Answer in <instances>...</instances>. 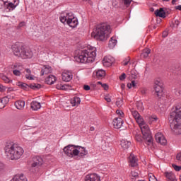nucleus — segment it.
Here are the masks:
<instances>
[{"instance_id":"nucleus-1","label":"nucleus","mask_w":181,"mask_h":181,"mask_svg":"<svg viewBox=\"0 0 181 181\" xmlns=\"http://www.w3.org/2000/svg\"><path fill=\"white\" fill-rule=\"evenodd\" d=\"M132 115H133L134 118L136 119V122L141 129V134L143 135V139H144L146 145L152 146L153 144V139L152 138V134H151L149 126L146 124L145 120H144V118L142 116H141L138 111L132 110Z\"/></svg>"},{"instance_id":"nucleus-2","label":"nucleus","mask_w":181,"mask_h":181,"mask_svg":"<svg viewBox=\"0 0 181 181\" xmlns=\"http://www.w3.org/2000/svg\"><path fill=\"white\" fill-rule=\"evenodd\" d=\"M168 121L173 132L175 135H181V103L172 109Z\"/></svg>"},{"instance_id":"nucleus-3","label":"nucleus","mask_w":181,"mask_h":181,"mask_svg":"<svg viewBox=\"0 0 181 181\" xmlns=\"http://www.w3.org/2000/svg\"><path fill=\"white\" fill-rule=\"evenodd\" d=\"M96 50L95 47H90L87 49L80 51L74 59L78 63H93L97 56Z\"/></svg>"},{"instance_id":"nucleus-4","label":"nucleus","mask_w":181,"mask_h":181,"mask_svg":"<svg viewBox=\"0 0 181 181\" xmlns=\"http://www.w3.org/2000/svg\"><path fill=\"white\" fill-rule=\"evenodd\" d=\"M111 33V26L106 23L99 24L96 26V28L91 33L92 37L99 40L100 42H104L108 39V35Z\"/></svg>"},{"instance_id":"nucleus-5","label":"nucleus","mask_w":181,"mask_h":181,"mask_svg":"<svg viewBox=\"0 0 181 181\" xmlns=\"http://www.w3.org/2000/svg\"><path fill=\"white\" fill-rule=\"evenodd\" d=\"M24 152L23 148L16 144L9 143L5 147V153L11 160L21 159Z\"/></svg>"},{"instance_id":"nucleus-6","label":"nucleus","mask_w":181,"mask_h":181,"mask_svg":"<svg viewBox=\"0 0 181 181\" xmlns=\"http://www.w3.org/2000/svg\"><path fill=\"white\" fill-rule=\"evenodd\" d=\"M77 146L76 145H68L65 146L63 149L65 155L69 156V158H73V156H77Z\"/></svg>"},{"instance_id":"nucleus-7","label":"nucleus","mask_w":181,"mask_h":181,"mask_svg":"<svg viewBox=\"0 0 181 181\" xmlns=\"http://www.w3.org/2000/svg\"><path fill=\"white\" fill-rule=\"evenodd\" d=\"M153 90L155 91V95L160 98L163 95V83L159 81H156L154 82Z\"/></svg>"},{"instance_id":"nucleus-8","label":"nucleus","mask_w":181,"mask_h":181,"mask_svg":"<svg viewBox=\"0 0 181 181\" xmlns=\"http://www.w3.org/2000/svg\"><path fill=\"white\" fill-rule=\"evenodd\" d=\"M3 2L9 11H13L19 5V0H3Z\"/></svg>"},{"instance_id":"nucleus-9","label":"nucleus","mask_w":181,"mask_h":181,"mask_svg":"<svg viewBox=\"0 0 181 181\" xmlns=\"http://www.w3.org/2000/svg\"><path fill=\"white\" fill-rule=\"evenodd\" d=\"M24 49H25V47H23V45H16L12 47L13 54L15 56H17L18 57H22Z\"/></svg>"},{"instance_id":"nucleus-10","label":"nucleus","mask_w":181,"mask_h":181,"mask_svg":"<svg viewBox=\"0 0 181 181\" xmlns=\"http://www.w3.org/2000/svg\"><path fill=\"white\" fill-rule=\"evenodd\" d=\"M29 163L32 168H39V166H41L42 163H43V160L39 156L33 157L30 160Z\"/></svg>"},{"instance_id":"nucleus-11","label":"nucleus","mask_w":181,"mask_h":181,"mask_svg":"<svg viewBox=\"0 0 181 181\" xmlns=\"http://www.w3.org/2000/svg\"><path fill=\"white\" fill-rule=\"evenodd\" d=\"M67 25L71 28H76L78 25V21L77 18L73 16V13H70L68 17Z\"/></svg>"},{"instance_id":"nucleus-12","label":"nucleus","mask_w":181,"mask_h":181,"mask_svg":"<svg viewBox=\"0 0 181 181\" xmlns=\"http://www.w3.org/2000/svg\"><path fill=\"white\" fill-rule=\"evenodd\" d=\"M76 156L79 158H84L86 155H88V151L84 147L76 146Z\"/></svg>"},{"instance_id":"nucleus-13","label":"nucleus","mask_w":181,"mask_h":181,"mask_svg":"<svg viewBox=\"0 0 181 181\" xmlns=\"http://www.w3.org/2000/svg\"><path fill=\"white\" fill-rule=\"evenodd\" d=\"M155 139L156 142H158V144H160V145H166V144H168L166 138H165V136H163L162 133H157L155 135Z\"/></svg>"},{"instance_id":"nucleus-14","label":"nucleus","mask_w":181,"mask_h":181,"mask_svg":"<svg viewBox=\"0 0 181 181\" xmlns=\"http://www.w3.org/2000/svg\"><path fill=\"white\" fill-rule=\"evenodd\" d=\"M129 163L132 168H136L138 166V158L133 153H131L129 157Z\"/></svg>"},{"instance_id":"nucleus-15","label":"nucleus","mask_w":181,"mask_h":181,"mask_svg":"<svg viewBox=\"0 0 181 181\" xmlns=\"http://www.w3.org/2000/svg\"><path fill=\"white\" fill-rule=\"evenodd\" d=\"M115 62V59L112 57H105L103 61V66L105 67H110L112 66V63Z\"/></svg>"},{"instance_id":"nucleus-16","label":"nucleus","mask_w":181,"mask_h":181,"mask_svg":"<svg viewBox=\"0 0 181 181\" xmlns=\"http://www.w3.org/2000/svg\"><path fill=\"white\" fill-rule=\"evenodd\" d=\"M33 56V52H32V50L29 49H26L24 47V49L23 50V54H21V59H31V57Z\"/></svg>"},{"instance_id":"nucleus-17","label":"nucleus","mask_w":181,"mask_h":181,"mask_svg":"<svg viewBox=\"0 0 181 181\" xmlns=\"http://www.w3.org/2000/svg\"><path fill=\"white\" fill-rule=\"evenodd\" d=\"M123 120L121 117H116L113 119V126L116 129H119L122 127Z\"/></svg>"},{"instance_id":"nucleus-18","label":"nucleus","mask_w":181,"mask_h":181,"mask_svg":"<svg viewBox=\"0 0 181 181\" xmlns=\"http://www.w3.org/2000/svg\"><path fill=\"white\" fill-rule=\"evenodd\" d=\"M154 13L156 16L163 18V19H165V18H166V10H165V8H160L159 9L156 10Z\"/></svg>"},{"instance_id":"nucleus-19","label":"nucleus","mask_w":181,"mask_h":181,"mask_svg":"<svg viewBox=\"0 0 181 181\" xmlns=\"http://www.w3.org/2000/svg\"><path fill=\"white\" fill-rule=\"evenodd\" d=\"M62 76L63 81L69 82L73 78V74L69 71L63 72Z\"/></svg>"},{"instance_id":"nucleus-20","label":"nucleus","mask_w":181,"mask_h":181,"mask_svg":"<svg viewBox=\"0 0 181 181\" xmlns=\"http://www.w3.org/2000/svg\"><path fill=\"white\" fill-rule=\"evenodd\" d=\"M167 181H177L176 176L173 172L166 171L164 173Z\"/></svg>"},{"instance_id":"nucleus-21","label":"nucleus","mask_w":181,"mask_h":181,"mask_svg":"<svg viewBox=\"0 0 181 181\" xmlns=\"http://www.w3.org/2000/svg\"><path fill=\"white\" fill-rule=\"evenodd\" d=\"M85 181H101V180L97 174H90L86 175Z\"/></svg>"},{"instance_id":"nucleus-22","label":"nucleus","mask_w":181,"mask_h":181,"mask_svg":"<svg viewBox=\"0 0 181 181\" xmlns=\"http://www.w3.org/2000/svg\"><path fill=\"white\" fill-rule=\"evenodd\" d=\"M30 108L33 110V111H37L38 110H40L42 108V105L40 103L33 100L30 103Z\"/></svg>"},{"instance_id":"nucleus-23","label":"nucleus","mask_w":181,"mask_h":181,"mask_svg":"<svg viewBox=\"0 0 181 181\" xmlns=\"http://www.w3.org/2000/svg\"><path fill=\"white\" fill-rule=\"evenodd\" d=\"M57 80V78L54 75H49L45 78V83L52 86V84H54Z\"/></svg>"},{"instance_id":"nucleus-24","label":"nucleus","mask_w":181,"mask_h":181,"mask_svg":"<svg viewBox=\"0 0 181 181\" xmlns=\"http://www.w3.org/2000/svg\"><path fill=\"white\" fill-rule=\"evenodd\" d=\"M52 73V67L49 65H45L41 70V76H45V74H49Z\"/></svg>"},{"instance_id":"nucleus-25","label":"nucleus","mask_w":181,"mask_h":181,"mask_svg":"<svg viewBox=\"0 0 181 181\" xmlns=\"http://www.w3.org/2000/svg\"><path fill=\"white\" fill-rule=\"evenodd\" d=\"M9 103V98L8 97H4L0 99V110L5 108L6 104Z\"/></svg>"},{"instance_id":"nucleus-26","label":"nucleus","mask_w":181,"mask_h":181,"mask_svg":"<svg viewBox=\"0 0 181 181\" xmlns=\"http://www.w3.org/2000/svg\"><path fill=\"white\" fill-rule=\"evenodd\" d=\"M14 105L17 110H23L25 108V101L24 100H17L15 102Z\"/></svg>"},{"instance_id":"nucleus-27","label":"nucleus","mask_w":181,"mask_h":181,"mask_svg":"<svg viewBox=\"0 0 181 181\" xmlns=\"http://www.w3.org/2000/svg\"><path fill=\"white\" fill-rule=\"evenodd\" d=\"M120 145L122 149L125 151V149H128V148H129V146L131 145V141H129L127 140H122Z\"/></svg>"},{"instance_id":"nucleus-28","label":"nucleus","mask_w":181,"mask_h":181,"mask_svg":"<svg viewBox=\"0 0 181 181\" xmlns=\"http://www.w3.org/2000/svg\"><path fill=\"white\" fill-rule=\"evenodd\" d=\"M134 135L137 142H142V136H141V133H139V129H136L135 131H134Z\"/></svg>"},{"instance_id":"nucleus-29","label":"nucleus","mask_w":181,"mask_h":181,"mask_svg":"<svg viewBox=\"0 0 181 181\" xmlns=\"http://www.w3.org/2000/svg\"><path fill=\"white\" fill-rule=\"evenodd\" d=\"M81 103V99L78 97H75L71 100V104L72 107H76V105H78Z\"/></svg>"},{"instance_id":"nucleus-30","label":"nucleus","mask_w":181,"mask_h":181,"mask_svg":"<svg viewBox=\"0 0 181 181\" xmlns=\"http://www.w3.org/2000/svg\"><path fill=\"white\" fill-rule=\"evenodd\" d=\"M149 54H151V49L149 48H146L143 50L141 57L143 59H146L147 57H149Z\"/></svg>"},{"instance_id":"nucleus-31","label":"nucleus","mask_w":181,"mask_h":181,"mask_svg":"<svg viewBox=\"0 0 181 181\" xmlns=\"http://www.w3.org/2000/svg\"><path fill=\"white\" fill-rule=\"evenodd\" d=\"M95 74L97 78H103V77H105V71L103 69H98Z\"/></svg>"},{"instance_id":"nucleus-32","label":"nucleus","mask_w":181,"mask_h":181,"mask_svg":"<svg viewBox=\"0 0 181 181\" xmlns=\"http://www.w3.org/2000/svg\"><path fill=\"white\" fill-rule=\"evenodd\" d=\"M11 181H28V179H26L25 175H21L15 176Z\"/></svg>"},{"instance_id":"nucleus-33","label":"nucleus","mask_w":181,"mask_h":181,"mask_svg":"<svg viewBox=\"0 0 181 181\" xmlns=\"http://www.w3.org/2000/svg\"><path fill=\"white\" fill-rule=\"evenodd\" d=\"M117 46V40L115 37H112L111 40L109 41V47L110 49H114Z\"/></svg>"},{"instance_id":"nucleus-34","label":"nucleus","mask_w":181,"mask_h":181,"mask_svg":"<svg viewBox=\"0 0 181 181\" xmlns=\"http://www.w3.org/2000/svg\"><path fill=\"white\" fill-rule=\"evenodd\" d=\"M129 78L130 80H136V78H138V74L136 73V71H135V69L131 71Z\"/></svg>"},{"instance_id":"nucleus-35","label":"nucleus","mask_w":181,"mask_h":181,"mask_svg":"<svg viewBox=\"0 0 181 181\" xmlns=\"http://www.w3.org/2000/svg\"><path fill=\"white\" fill-rule=\"evenodd\" d=\"M69 16H70V13H67L66 16H62L59 17V20L62 22V23H67V21H69Z\"/></svg>"},{"instance_id":"nucleus-36","label":"nucleus","mask_w":181,"mask_h":181,"mask_svg":"<svg viewBox=\"0 0 181 181\" xmlns=\"http://www.w3.org/2000/svg\"><path fill=\"white\" fill-rule=\"evenodd\" d=\"M25 71L28 73V74L25 75V78L28 80H33V76L31 75L32 71L29 69H25Z\"/></svg>"},{"instance_id":"nucleus-37","label":"nucleus","mask_w":181,"mask_h":181,"mask_svg":"<svg viewBox=\"0 0 181 181\" xmlns=\"http://www.w3.org/2000/svg\"><path fill=\"white\" fill-rule=\"evenodd\" d=\"M30 87L33 90H39L40 88H42V85H40L39 83H33V84L30 85Z\"/></svg>"},{"instance_id":"nucleus-38","label":"nucleus","mask_w":181,"mask_h":181,"mask_svg":"<svg viewBox=\"0 0 181 181\" xmlns=\"http://www.w3.org/2000/svg\"><path fill=\"white\" fill-rule=\"evenodd\" d=\"M127 87L128 88H132V87L134 88H136V83L135 82V81H132L130 83L127 84Z\"/></svg>"},{"instance_id":"nucleus-39","label":"nucleus","mask_w":181,"mask_h":181,"mask_svg":"<svg viewBox=\"0 0 181 181\" xmlns=\"http://www.w3.org/2000/svg\"><path fill=\"white\" fill-rule=\"evenodd\" d=\"M174 94H175L177 97H179L180 95H181V88H176L174 90Z\"/></svg>"},{"instance_id":"nucleus-40","label":"nucleus","mask_w":181,"mask_h":181,"mask_svg":"<svg viewBox=\"0 0 181 181\" xmlns=\"http://www.w3.org/2000/svg\"><path fill=\"white\" fill-rule=\"evenodd\" d=\"M131 175L133 177H138V176H139V173H138L137 170H132Z\"/></svg>"},{"instance_id":"nucleus-41","label":"nucleus","mask_w":181,"mask_h":181,"mask_svg":"<svg viewBox=\"0 0 181 181\" xmlns=\"http://www.w3.org/2000/svg\"><path fill=\"white\" fill-rule=\"evenodd\" d=\"M1 79H2L3 81H4L5 83H11L12 81L6 76H1Z\"/></svg>"},{"instance_id":"nucleus-42","label":"nucleus","mask_w":181,"mask_h":181,"mask_svg":"<svg viewBox=\"0 0 181 181\" xmlns=\"http://www.w3.org/2000/svg\"><path fill=\"white\" fill-rule=\"evenodd\" d=\"M124 5L126 6V8H129V5H131V2L132 0H122Z\"/></svg>"},{"instance_id":"nucleus-43","label":"nucleus","mask_w":181,"mask_h":181,"mask_svg":"<svg viewBox=\"0 0 181 181\" xmlns=\"http://www.w3.org/2000/svg\"><path fill=\"white\" fill-rule=\"evenodd\" d=\"M13 69H16L17 70H22L23 67L19 64H15L14 65H13Z\"/></svg>"},{"instance_id":"nucleus-44","label":"nucleus","mask_w":181,"mask_h":181,"mask_svg":"<svg viewBox=\"0 0 181 181\" xmlns=\"http://www.w3.org/2000/svg\"><path fill=\"white\" fill-rule=\"evenodd\" d=\"M140 93L142 94V95H146V93H148V89H146V88H141Z\"/></svg>"},{"instance_id":"nucleus-45","label":"nucleus","mask_w":181,"mask_h":181,"mask_svg":"<svg viewBox=\"0 0 181 181\" xmlns=\"http://www.w3.org/2000/svg\"><path fill=\"white\" fill-rule=\"evenodd\" d=\"M131 59L129 58V57H127L124 61H123V66H127L129 62H130Z\"/></svg>"},{"instance_id":"nucleus-46","label":"nucleus","mask_w":181,"mask_h":181,"mask_svg":"<svg viewBox=\"0 0 181 181\" xmlns=\"http://www.w3.org/2000/svg\"><path fill=\"white\" fill-rule=\"evenodd\" d=\"M122 104H123V100L122 99H119V100L116 101V105L117 107H122Z\"/></svg>"},{"instance_id":"nucleus-47","label":"nucleus","mask_w":181,"mask_h":181,"mask_svg":"<svg viewBox=\"0 0 181 181\" xmlns=\"http://www.w3.org/2000/svg\"><path fill=\"white\" fill-rule=\"evenodd\" d=\"M13 74H14V76H21V71L18 70V69H15L13 71Z\"/></svg>"},{"instance_id":"nucleus-48","label":"nucleus","mask_w":181,"mask_h":181,"mask_svg":"<svg viewBox=\"0 0 181 181\" xmlns=\"http://www.w3.org/2000/svg\"><path fill=\"white\" fill-rule=\"evenodd\" d=\"M57 88L58 90H66V86L65 85H57Z\"/></svg>"},{"instance_id":"nucleus-49","label":"nucleus","mask_w":181,"mask_h":181,"mask_svg":"<svg viewBox=\"0 0 181 181\" xmlns=\"http://www.w3.org/2000/svg\"><path fill=\"white\" fill-rule=\"evenodd\" d=\"M116 113L117 115H119V117H124V112H122V110H117Z\"/></svg>"},{"instance_id":"nucleus-50","label":"nucleus","mask_w":181,"mask_h":181,"mask_svg":"<svg viewBox=\"0 0 181 181\" xmlns=\"http://www.w3.org/2000/svg\"><path fill=\"white\" fill-rule=\"evenodd\" d=\"M173 168H174L175 170H176V172H179V170H180L181 167L176 165L175 164H173Z\"/></svg>"},{"instance_id":"nucleus-51","label":"nucleus","mask_w":181,"mask_h":181,"mask_svg":"<svg viewBox=\"0 0 181 181\" xmlns=\"http://www.w3.org/2000/svg\"><path fill=\"white\" fill-rule=\"evenodd\" d=\"M127 78V75L123 73L120 76H119V80H121V81H124V80Z\"/></svg>"},{"instance_id":"nucleus-52","label":"nucleus","mask_w":181,"mask_h":181,"mask_svg":"<svg viewBox=\"0 0 181 181\" xmlns=\"http://www.w3.org/2000/svg\"><path fill=\"white\" fill-rule=\"evenodd\" d=\"M136 107L139 110H141V111L144 110V107H142V103H139V105H136Z\"/></svg>"},{"instance_id":"nucleus-53","label":"nucleus","mask_w":181,"mask_h":181,"mask_svg":"<svg viewBox=\"0 0 181 181\" xmlns=\"http://www.w3.org/2000/svg\"><path fill=\"white\" fill-rule=\"evenodd\" d=\"M83 90H85L86 91H90V87L88 85H84L83 86Z\"/></svg>"},{"instance_id":"nucleus-54","label":"nucleus","mask_w":181,"mask_h":181,"mask_svg":"<svg viewBox=\"0 0 181 181\" xmlns=\"http://www.w3.org/2000/svg\"><path fill=\"white\" fill-rule=\"evenodd\" d=\"M105 100L107 103H111V98L109 95H105Z\"/></svg>"},{"instance_id":"nucleus-55","label":"nucleus","mask_w":181,"mask_h":181,"mask_svg":"<svg viewBox=\"0 0 181 181\" xmlns=\"http://www.w3.org/2000/svg\"><path fill=\"white\" fill-rule=\"evenodd\" d=\"M176 159L177 160H179L180 162H181V152L177 154Z\"/></svg>"},{"instance_id":"nucleus-56","label":"nucleus","mask_w":181,"mask_h":181,"mask_svg":"<svg viewBox=\"0 0 181 181\" xmlns=\"http://www.w3.org/2000/svg\"><path fill=\"white\" fill-rule=\"evenodd\" d=\"M5 90H6V88L5 86H4L3 85L0 84V91L1 93H4V91H5Z\"/></svg>"},{"instance_id":"nucleus-57","label":"nucleus","mask_w":181,"mask_h":181,"mask_svg":"<svg viewBox=\"0 0 181 181\" xmlns=\"http://www.w3.org/2000/svg\"><path fill=\"white\" fill-rule=\"evenodd\" d=\"M149 181H156V177H155L154 175L152 176H149Z\"/></svg>"},{"instance_id":"nucleus-58","label":"nucleus","mask_w":181,"mask_h":181,"mask_svg":"<svg viewBox=\"0 0 181 181\" xmlns=\"http://www.w3.org/2000/svg\"><path fill=\"white\" fill-rule=\"evenodd\" d=\"M151 121H158V117L156 116H151L150 117Z\"/></svg>"},{"instance_id":"nucleus-59","label":"nucleus","mask_w":181,"mask_h":181,"mask_svg":"<svg viewBox=\"0 0 181 181\" xmlns=\"http://www.w3.org/2000/svg\"><path fill=\"white\" fill-rule=\"evenodd\" d=\"M102 87L104 88V90H108V85L107 83L102 84Z\"/></svg>"},{"instance_id":"nucleus-60","label":"nucleus","mask_w":181,"mask_h":181,"mask_svg":"<svg viewBox=\"0 0 181 181\" xmlns=\"http://www.w3.org/2000/svg\"><path fill=\"white\" fill-rule=\"evenodd\" d=\"M175 8L177 9V11H181V5L175 6Z\"/></svg>"},{"instance_id":"nucleus-61","label":"nucleus","mask_w":181,"mask_h":181,"mask_svg":"<svg viewBox=\"0 0 181 181\" xmlns=\"http://www.w3.org/2000/svg\"><path fill=\"white\" fill-rule=\"evenodd\" d=\"M163 37H166V36H168V32L164 31V32L163 33Z\"/></svg>"},{"instance_id":"nucleus-62","label":"nucleus","mask_w":181,"mask_h":181,"mask_svg":"<svg viewBox=\"0 0 181 181\" xmlns=\"http://www.w3.org/2000/svg\"><path fill=\"white\" fill-rule=\"evenodd\" d=\"M21 86H22V87H24L25 88H26V87L28 86V84H26V83H23V84L21 85Z\"/></svg>"},{"instance_id":"nucleus-63","label":"nucleus","mask_w":181,"mask_h":181,"mask_svg":"<svg viewBox=\"0 0 181 181\" xmlns=\"http://www.w3.org/2000/svg\"><path fill=\"white\" fill-rule=\"evenodd\" d=\"M177 0H172V4H173V5H175V4H176V1H177Z\"/></svg>"},{"instance_id":"nucleus-64","label":"nucleus","mask_w":181,"mask_h":181,"mask_svg":"<svg viewBox=\"0 0 181 181\" xmlns=\"http://www.w3.org/2000/svg\"><path fill=\"white\" fill-rule=\"evenodd\" d=\"M94 127H91L90 128V131H94Z\"/></svg>"}]
</instances>
